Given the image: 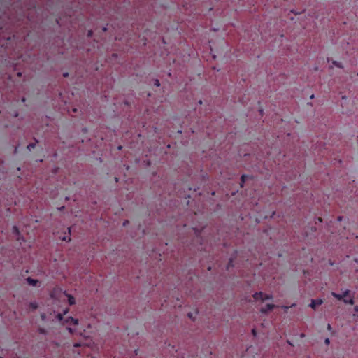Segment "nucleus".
Returning a JSON list of instances; mask_svg holds the SVG:
<instances>
[{"instance_id": "1", "label": "nucleus", "mask_w": 358, "mask_h": 358, "mask_svg": "<svg viewBox=\"0 0 358 358\" xmlns=\"http://www.w3.org/2000/svg\"><path fill=\"white\" fill-rule=\"evenodd\" d=\"M253 298L255 301H264L267 299H272V296L271 295L264 294L262 292H256L253 294Z\"/></svg>"}, {"instance_id": "2", "label": "nucleus", "mask_w": 358, "mask_h": 358, "mask_svg": "<svg viewBox=\"0 0 358 358\" xmlns=\"http://www.w3.org/2000/svg\"><path fill=\"white\" fill-rule=\"evenodd\" d=\"M63 323L69 325H77L78 324V320L72 317H68L65 320H64Z\"/></svg>"}, {"instance_id": "3", "label": "nucleus", "mask_w": 358, "mask_h": 358, "mask_svg": "<svg viewBox=\"0 0 358 358\" xmlns=\"http://www.w3.org/2000/svg\"><path fill=\"white\" fill-rule=\"evenodd\" d=\"M274 307H275V306L273 304L268 303L264 307H262L260 308V310L262 313H266L268 312L269 310H273L274 308Z\"/></svg>"}, {"instance_id": "4", "label": "nucleus", "mask_w": 358, "mask_h": 358, "mask_svg": "<svg viewBox=\"0 0 358 358\" xmlns=\"http://www.w3.org/2000/svg\"><path fill=\"white\" fill-rule=\"evenodd\" d=\"M322 303H323V301L322 299H313L311 301L310 306L313 309H315L317 306L321 305Z\"/></svg>"}, {"instance_id": "5", "label": "nucleus", "mask_w": 358, "mask_h": 358, "mask_svg": "<svg viewBox=\"0 0 358 358\" xmlns=\"http://www.w3.org/2000/svg\"><path fill=\"white\" fill-rule=\"evenodd\" d=\"M69 312V309L66 308L63 313H58L57 315V318L59 322H62L64 320V315H65Z\"/></svg>"}, {"instance_id": "6", "label": "nucleus", "mask_w": 358, "mask_h": 358, "mask_svg": "<svg viewBox=\"0 0 358 358\" xmlns=\"http://www.w3.org/2000/svg\"><path fill=\"white\" fill-rule=\"evenodd\" d=\"M27 281L29 283V285H30L31 286H36L37 285V283L38 282V281L37 280H34L30 277L27 278Z\"/></svg>"}, {"instance_id": "7", "label": "nucleus", "mask_w": 358, "mask_h": 358, "mask_svg": "<svg viewBox=\"0 0 358 358\" xmlns=\"http://www.w3.org/2000/svg\"><path fill=\"white\" fill-rule=\"evenodd\" d=\"M343 301L346 304L353 305L355 303L353 296H350V299H344Z\"/></svg>"}, {"instance_id": "8", "label": "nucleus", "mask_w": 358, "mask_h": 358, "mask_svg": "<svg viewBox=\"0 0 358 358\" xmlns=\"http://www.w3.org/2000/svg\"><path fill=\"white\" fill-rule=\"evenodd\" d=\"M343 301L346 304L353 305L355 303L353 296H350V299H344Z\"/></svg>"}, {"instance_id": "9", "label": "nucleus", "mask_w": 358, "mask_h": 358, "mask_svg": "<svg viewBox=\"0 0 358 358\" xmlns=\"http://www.w3.org/2000/svg\"><path fill=\"white\" fill-rule=\"evenodd\" d=\"M343 301L346 304L353 305L355 303L353 296H350V299H344Z\"/></svg>"}, {"instance_id": "10", "label": "nucleus", "mask_w": 358, "mask_h": 358, "mask_svg": "<svg viewBox=\"0 0 358 358\" xmlns=\"http://www.w3.org/2000/svg\"><path fill=\"white\" fill-rule=\"evenodd\" d=\"M67 296H68V302H69V305L72 306V305L75 304L76 300H75L74 297L71 295H67Z\"/></svg>"}, {"instance_id": "11", "label": "nucleus", "mask_w": 358, "mask_h": 358, "mask_svg": "<svg viewBox=\"0 0 358 358\" xmlns=\"http://www.w3.org/2000/svg\"><path fill=\"white\" fill-rule=\"evenodd\" d=\"M331 295L336 299H338L339 301H343V297H342L341 294H337V293L333 292H331Z\"/></svg>"}, {"instance_id": "12", "label": "nucleus", "mask_w": 358, "mask_h": 358, "mask_svg": "<svg viewBox=\"0 0 358 358\" xmlns=\"http://www.w3.org/2000/svg\"><path fill=\"white\" fill-rule=\"evenodd\" d=\"M350 291L349 289H346L342 294V297H343V300L344 299H346L347 296H348L350 295Z\"/></svg>"}, {"instance_id": "13", "label": "nucleus", "mask_w": 358, "mask_h": 358, "mask_svg": "<svg viewBox=\"0 0 358 358\" xmlns=\"http://www.w3.org/2000/svg\"><path fill=\"white\" fill-rule=\"evenodd\" d=\"M29 307L32 309V310H36L37 308H38V304L36 302H31L29 303Z\"/></svg>"}, {"instance_id": "14", "label": "nucleus", "mask_w": 358, "mask_h": 358, "mask_svg": "<svg viewBox=\"0 0 358 358\" xmlns=\"http://www.w3.org/2000/svg\"><path fill=\"white\" fill-rule=\"evenodd\" d=\"M13 233H15L16 235H19V234H20L19 229H18V228H17L16 226H13Z\"/></svg>"}, {"instance_id": "15", "label": "nucleus", "mask_w": 358, "mask_h": 358, "mask_svg": "<svg viewBox=\"0 0 358 358\" xmlns=\"http://www.w3.org/2000/svg\"><path fill=\"white\" fill-rule=\"evenodd\" d=\"M35 147V144L34 143H29L27 146V148L29 150H31L32 148H34Z\"/></svg>"}, {"instance_id": "16", "label": "nucleus", "mask_w": 358, "mask_h": 358, "mask_svg": "<svg viewBox=\"0 0 358 358\" xmlns=\"http://www.w3.org/2000/svg\"><path fill=\"white\" fill-rule=\"evenodd\" d=\"M248 178V176H246V175H242L241 178V183H244V182H245V180H246V178Z\"/></svg>"}, {"instance_id": "17", "label": "nucleus", "mask_w": 358, "mask_h": 358, "mask_svg": "<svg viewBox=\"0 0 358 358\" xmlns=\"http://www.w3.org/2000/svg\"><path fill=\"white\" fill-rule=\"evenodd\" d=\"M154 85H155V86H157V87H159V86L160 85V83H159V80L156 79V80H155Z\"/></svg>"}, {"instance_id": "18", "label": "nucleus", "mask_w": 358, "mask_h": 358, "mask_svg": "<svg viewBox=\"0 0 358 358\" xmlns=\"http://www.w3.org/2000/svg\"><path fill=\"white\" fill-rule=\"evenodd\" d=\"M231 266H233V264H232V260L231 259H230V261L228 263L227 269H229V267H231Z\"/></svg>"}, {"instance_id": "19", "label": "nucleus", "mask_w": 358, "mask_h": 358, "mask_svg": "<svg viewBox=\"0 0 358 358\" xmlns=\"http://www.w3.org/2000/svg\"><path fill=\"white\" fill-rule=\"evenodd\" d=\"M93 31L92 30L88 31L87 36L91 37L92 36Z\"/></svg>"}, {"instance_id": "20", "label": "nucleus", "mask_w": 358, "mask_h": 358, "mask_svg": "<svg viewBox=\"0 0 358 358\" xmlns=\"http://www.w3.org/2000/svg\"><path fill=\"white\" fill-rule=\"evenodd\" d=\"M324 343H325V344H326V345H329V343H330L329 338H326V339L324 340Z\"/></svg>"}, {"instance_id": "21", "label": "nucleus", "mask_w": 358, "mask_h": 358, "mask_svg": "<svg viewBox=\"0 0 358 358\" xmlns=\"http://www.w3.org/2000/svg\"><path fill=\"white\" fill-rule=\"evenodd\" d=\"M252 334H253L254 336H256V331H255V329H253L252 330Z\"/></svg>"}, {"instance_id": "22", "label": "nucleus", "mask_w": 358, "mask_h": 358, "mask_svg": "<svg viewBox=\"0 0 358 358\" xmlns=\"http://www.w3.org/2000/svg\"><path fill=\"white\" fill-rule=\"evenodd\" d=\"M327 329L328 330H331V325L329 324H328V325H327Z\"/></svg>"}, {"instance_id": "23", "label": "nucleus", "mask_w": 358, "mask_h": 358, "mask_svg": "<svg viewBox=\"0 0 358 358\" xmlns=\"http://www.w3.org/2000/svg\"><path fill=\"white\" fill-rule=\"evenodd\" d=\"M63 76H64V77H67V76H69V73H67V72H66V73H64L63 74Z\"/></svg>"}, {"instance_id": "24", "label": "nucleus", "mask_w": 358, "mask_h": 358, "mask_svg": "<svg viewBox=\"0 0 358 358\" xmlns=\"http://www.w3.org/2000/svg\"><path fill=\"white\" fill-rule=\"evenodd\" d=\"M354 309L356 312H358V306H355Z\"/></svg>"}, {"instance_id": "25", "label": "nucleus", "mask_w": 358, "mask_h": 358, "mask_svg": "<svg viewBox=\"0 0 358 358\" xmlns=\"http://www.w3.org/2000/svg\"><path fill=\"white\" fill-rule=\"evenodd\" d=\"M188 317H190V318H192V313H189V314H188Z\"/></svg>"}, {"instance_id": "26", "label": "nucleus", "mask_w": 358, "mask_h": 358, "mask_svg": "<svg viewBox=\"0 0 358 358\" xmlns=\"http://www.w3.org/2000/svg\"><path fill=\"white\" fill-rule=\"evenodd\" d=\"M318 221H319L320 222H322V219L321 217H318Z\"/></svg>"}, {"instance_id": "27", "label": "nucleus", "mask_w": 358, "mask_h": 358, "mask_svg": "<svg viewBox=\"0 0 358 358\" xmlns=\"http://www.w3.org/2000/svg\"><path fill=\"white\" fill-rule=\"evenodd\" d=\"M67 329H68V330H69L70 332H72V329H71V328L68 327Z\"/></svg>"}, {"instance_id": "28", "label": "nucleus", "mask_w": 358, "mask_h": 358, "mask_svg": "<svg viewBox=\"0 0 358 358\" xmlns=\"http://www.w3.org/2000/svg\"><path fill=\"white\" fill-rule=\"evenodd\" d=\"M74 346H75V347H78V346H80V345H79L78 343H76V344L74 345Z\"/></svg>"}, {"instance_id": "29", "label": "nucleus", "mask_w": 358, "mask_h": 358, "mask_svg": "<svg viewBox=\"0 0 358 358\" xmlns=\"http://www.w3.org/2000/svg\"><path fill=\"white\" fill-rule=\"evenodd\" d=\"M128 220H126L124 222V225H126L127 223H128Z\"/></svg>"}, {"instance_id": "30", "label": "nucleus", "mask_w": 358, "mask_h": 358, "mask_svg": "<svg viewBox=\"0 0 358 358\" xmlns=\"http://www.w3.org/2000/svg\"><path fill=\"white\" fill-rule=\"evenodd\" d=\"M73 111L76 113L77 111V109L76 108H73Z\"/></svg>"}, {"instance_id": "31", "label": "nucleus", "mask_w": 358, "mask_h": 358, "mask_svg": "<svg viewBox=\"0 0 358 358\" xmlns=\"http://www.w3.org/2000/svg\"><path fill=\"white\" fill-rule=\"evenodd\" d=\"M103 31H106V27H103Z\"/></svg>"}, {"instance_id": "32", "label": "nucleus", "mask_w": 358, "mask_h": 358, "mask_svg": "<svg viewBox=\"0 0 358 358\" xmlns=\"http://www.w3.org/2000/svg\"><path fill=\"white\" fill-rule=\"evenodd\" d=\"M21 74H22V73H21L20 72H19V73H17L18 76H21Z\"/></svg>"}, {"instance_id": "33", "label": "nucleus", "mask_w": 358, "mask_h": 358, "mask_svg": "<svg viewBox=\"0 0 358 358\" xmlns=\"http://www.w3.org/2000/svg\"><path fill=\"white\" fill-rule=\"evenodd\" d=\"M69 232L71 233V228H68Z\"/></svg>"}, {"instance_id": "34", "label": "nucleus", "mask_w": 358, "mask_h": 358, "mask_svg": "<svg viewBox=\"0 0 358 358\" xmlns=\"http://www.w3.org/2000/svg\"><path fill=\"white\" fill-rule=\"evenodd\" d=\"M304 336H305V335H304V334H301V337H304Z\"/></svg>"}, {"instance_id": "35", "label": "nucleus", "mask_w": 358, "mask_h": 358, "mask_svg": "<svg viewBox=\"0 0 358 358\" xmlns=\"http://www.w3.org/2000/svg\"><path fill=\"white\" fill-rule=\"evenodd\" d=\"M334 64L336 66H338L336 62H334Z\"/></svg>"}, {"instance_id": "36", "label": "nucleus", "mask_w": 358, "mask_h": 358, "mask_svg": "<svg viewBox=\"0 0 358 358\" xmlns=\"http://www.w3.org/2000/svg\"><path fill=\"white\" fill-rule=\"evenodd\" d=\"M118 149H119V150H121V149H122V146H119V147H118Z\"/></svg>"}, {"instance_id": "37", "label": "nucleus", "mask_w": 358, "mask_h": 358, "mask_svg": "<svg viewBox=\"0 0 358 358\" xmlns=\"http://www.w3.org/2000/svg\"><path fill=\"white\" fill-rule=\"evenodd\" d=\"M357 75H358V72H357Z\"/></svg>"}, {"instance_id": "38", "label": "nucleus", "mask_w": 358, "mask_h": 358, "mask_svg": "<svg viewBox=\"0 0 358 358\" xmlns=\"http://www.w3.org/2000/svg\"><path fill=\"white\" fill-rule=\"evenodd\" d=\"M0 358H2V357H0Z\"/></svg>"}]
</instances>
